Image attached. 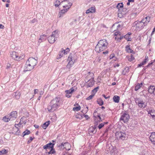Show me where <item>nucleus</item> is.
I'll return each instance as SVG.
<instances>
[{
    "instance_id": "obj_58",
    "label": "nucleus",
    "mask_w": 155,
    "mask_h": 155,
    "mask_svg": "<svg viewBox=\"0 0 155 155\" xmlns=\"http://www.w3.org/2000/svg\"><path fill=\"white\" fill-rule=\"evenodd\" d=\"M4 28V26L2 24H0V28L3 29Z\"/></svg>"
},
{
    "instance_id": "obj_24",
    "label": "nucleus",
    "mask_w": 155,
    "mask_h": 155,
    "mask_svg": "<svg viewBox=\"0 0 155 155\" xmlns=\"http://www.w3.org/2000/svg\"><path fill=\"white\" fill-rule=\"evenodd\" d=\"M113 100L115 102L118 103L119 102L120 97L118 96L115 95L113 97Z\"/></svg>"
},
{
    "instance_id": "obj_10",
    "label": "nucleus",
    "mask_w": 155,
    "mask_h": 155,
    "mask_svg": "<svg viewBox=\"0 0 155 155\" xmlns=\"http://www.w3.org/2000/svg\"><path fill=\"white\" fill-rule=\"evenodd\" d=\"M115 136L118 140H124L126 138V134L121 131H119L116 133Z\"/></svg>"
},
{
    "instance_id": "obj_14",
    "label": "nucleus",
    "mask_w": 155,
    "mask_h": 155,
    "mask_svg": "<svg viewBox=\"0 0 155 155\" xmlns=\"http://www.w3.org/2000/svg\"><path fill=\"white\" fill-rule=\"evenodd\" d=\"M149 116H151L152 118L155 120V111L154 110H151L147 111Z\"/></svg>"
},
{
    "instance_id": "obj_13",
    "label": "nucleus",
    "mask_w": 155,
    "mask_h": 155,
    "mask_svg": "<svg viewBox=\"0 0 155 155\" xmlns=\"http://www.w3.org/2000/svg\"><path fill=\"white\" fill-rule=\"evenodd\" d=\"M61 148L63 147L66 150L68 151L71 149V146L70 144L68 143H62L61 145L59 146Z\"/></svg>"
},
{
    "instance_id": "obj_23",
    "label": "nucleus",
    "mask_w": 155,
    "mask_h": 155,
    "mask_svg": "<svg viewBox=\"0 0 155 155\" xmlns=\"http://www.w3.org/2000/svg\"><path fill=\"white\" fill-rule=\"evenodd\" d=\"M78 22L79 21H78L76 19H74L70 23V25L71 26H75L78 23Z\"/></svg>"
},
{
    "instance_id": "obj_60",
    "label": "nucleus",
    "mask_w": 155,
    "mask_h": 155,
    "mask_svg": "<svg viewBox=\"0 0 155 155\" xmlns=\"http://www.w3.org/2000/svg\"><path fill=\"white\" fill-rule=\"evenodd\" d=\"M84 117L87 120L89 118V116L87 115H85Z\"/></svg>"
},
{
    "instance_id": "obj_20",
    "label": "nucleus",
    "mask_w": 155,
    "mask_h": 155,
    "mask_svg": "<svg viewBox=\"0 0 155 155\" xmlns=\"http://www.w3.org/2000/svg\"><path fill=\"white\" fill-rule=\"evenodd\" d=\"M94 78H92L90 79L88 81V83L87 84V87H91L94 84Z\"/></svg>"
},
{
    "instance_id": "obj_36",
    "label": "nucleus",
    "mask_w": 155,
    "mask_h": 155,
    "mask_svg": "<svg viewBox=\"0 0 155 155\" xmlns=\"http://www.w3.org/2000/svg\"><path fill=\"white\" fill-rule=\"evenodd\" d=\"M97 103L99 104L101 106L104 104V101H103L101 99H99L97 101Z\"/></svg>"
},
{
    "instance_id": "obj_4",
    "label": "nucleus",
    "mask_w": 155,
    "mask_h": 155,
    "mask_svg": "<svg viewBox=\"0 0 155 155\" xmlns=\"http://www.w3.org/2000/svg\"><path fill=\"white\" fill-rule=\"evenodd\" d=\"M64 2H67L68 4V5H66L63 6V8H65V9L62 10L61 12L59 13L58 16L59 17H61L63 14L66 12L67 11V9H69L72 5L71 3L70 2L68 1L67 0H63L61 1V3H63Z\"/></svg>"
},
{
    "instance_id": "obj_51",
    "label": "nucleus",
    "mask_w": 155,
    "mask_h": 155,
    "mask_svg": "<svg viewBox=\"0 0 155 155\" xmlns=\"http://www.w3.org/2000/svg\"><path fill=\"white\" fill-rule=\"evenodd\" d=\"M113 58H115L114 54H111L110 56V59H111Z\"/></svg>"
},
{
    "instance_id": "obj_31",
    "label": "nucleus",
    "mask_w": 155,
    "mask_h": 155,
    "mask_svg": "<svg viewBox=\"0 0 155 155\" xmlns=\"http://www.w3.org/2000/svg\"><path fill=\"white\" fill-rule=\"evenodd\" d=\"M143 85L142 83L140 84H138L135 86V90L137 91Z\"/></svg>"
},
{
    "instance_id": "obj_3",
    "label": "nucleus",
    "mask_w": 155,
    "mask_h": 155,
    "mask_svg": "<svg viewBox=\"0 0 155 155\" xmlns=\"http://www.w3.org/2000/svg\"><path fill=\"white\" fill-rule=\"evenodd\" d=\"M58 31L55 30L52 33L51 35L48 38V42L51 44H53L57 40L58 37Z\"/></svg>"
},
{
    "instance_id": "obj_25",
    "label": "nucleus",
    "mask_w": 155,
    "mask_h": 155,
    "mask_svg": "<svg viewBox=\"0 0 155 155\" xmlns=\"http://www.w3.org/2000/svg\"><path fill=\"white\" fill-rule=\"evenodd\" d=\"M2 120L4 122H8L11 119L9 115H6L3 117Z\"/></svg>"
},
{
    "instance_id": "obj_6",
    "label": "nucleus",
    "mask_w": 155,
    "mask_h": 155,
    "mask_svg": "<svg viewBox=\"0 0 155 155\" xmlns=\"http://www.w3.org/2000/svg\"><path fill=\"white\" fill-rule=\"evenodd\" d=\"M136 103L140 108H143L147 106V103L141 98H138L135 99Z\"/></svg>"
},
{
    "instance_id": "obj_52",
    "label": "nucleus",
    "mask_w": 155,
    "mask_h": 155,
    "mask_svg": "<svg viewBox=\"0 0 155 155\" xmlns=\"http://www.w3.org/2000/svg\"><path fill=\"white\" fill-rule=\"evenodd\" d=\"M65 96H66V97H67L68 98H69V97H70L71 96V94L66 93Z\"/></svg>"
},
{
    "instance_id": "obj_12",
    "label": "nucleus",
    "mask_w": 155,
    "mask_h": 155,
    "mask_svg": "<svg viewBox=\"0 0 155 155\" xmlns=\"http://www.w3.org/2000/svg\"><path fill=\"white\" fill-rule=\"evenodd\" d=\"M135 25L136 29L137 31H140L145 26L143 23L141 21H136L134 24V25Z\"/></svg>"
},
{
    "instance_id": "obj_35",
    "label": "nucleus",
    "mask_w": 155,
    "mask_h": 155,
    "mask_svg": "<svg viewBox=\"0 0 155 155\" xmlns=\"http://www.w3.org/2000/svg\"><path fill=\"white\" fill-rule=\"evenodd\" d=\"M8 152V150L3 149L1 150L0 151V155H1L2 154H7Z\"/></svg>"
},
{
    "instance_id": "obj_11",
    "label": "nucleus",
    "mask_w": 155,
    "mask_h": 155,
    "mask_svg": "<svg viewBox=\"0 0 155 155\" xmlns=\"http://www.w3.org/2000/svg\"><path fill=\"white\" fill-rule=\"evenodd\" d=\"M95 125L94 127H90L88 129V133L91 135H92L96 133L97 130L96 129V126L98 124L97 122H95L94 123Z\"/></svg>"
},
{
    "instance_id": "obj_18",
    "label": "nucleus",
    "mask_w": 155,
    "mask_h": 155,
    "mask_svg": "<svg viewBox=\"0 0 155 155\" xmlns=\"http://www.w3.org/2000/svg\"><path fill=\"white\" fill-rule=\"evenodd\" d=\"M149 139L151 142L155 145V132L151 133Z\"/></svg>"
},
{
    "instance_id": "obj_34",
    "label": "nucleus",
    "mask_w": 155,
    "mask_h": 155,
    "mask_svg": "<svg viewBox=\"0 0 155 155\" xmlns=\"http://www.w3.org/2000/svg\"><path fill=\"white\" fill-rule=\"evenodd\" d=\"M30 133V130H25L22 133V135L23 137H24L25 135H28Z\"/></svg>"
},
{
    "instance_id": "obj_46",
    "label": "nucleus",
    "mask_w": 155,
    "mask_h": 155,
    "mask_svg": "<svg viewBox=\"0 0 155 155\" xmlns=\"http://www.w3.org/2000/svg\"><path fill=\"white\" fill-rule=\"evenodd\" d=\"M94 94H92L89 96L88 97L86 98L87 100H90L92 99L93 97L94 96Z\"/></svg>"
},
{
    "instance_id": "obj_26",
    "label": "nucleus",
    "mask_w": 155,
    "mask_h": 155,
    "mask_svg": "<svg viewBox=\"0 0 155 155\" xmlns=\"http://www.w3.org/2000/svg\"><path fill=\"white\" fill-rule=\"evenodd\" d=\"M14 97L17 99H19L20 98V94L19 92H16L13 93Z\"/></svg>"
},
{
    "instance_id": "obj_19",
    "label": "nucleus",
    "mask_w": 155,
    "mask_h": 155,
    "mask_svg": "<svg viewBox=\"0 0 155 155\" xmlns=\"http://www.w3.org/2000/svg\"><path fill=\"white\" fill-rule=\"evenodd\" d=\"M148 57L146 55L144 60L141 62V63L138 65V67H140L142 66L143 65H145L147 62L148 61Z\"/></svg>"
},
{
    "instance_id": "obj_53",
    "label": "nucleus",
    "mask_w": 155,
    "mask_h": 155,
    "mask_svg": "<svg viewBox=\"0 0 155 155\" xmlns=\"http://www.w3.org/2000/svg\"><path fill=\"white\" fill-rule=\"evenodd\" d=\"M102 96L103 97H104V98L105 99H107L109 98H110V96H108V97H106V96L105 95V94H103L102 95Z\"/></svg>"
},
{
    "instance_id": "obj_63",
    "label": "nucleus",
    "mask_w": 155,
    "mask_h": 155,
    "mask_svg": "<svg viewBox=\"0 0 155 155\" xmlns=\"http://www.w3.org/2000/svg\"><path fill=\"white\" fill-rule=\"evenodd\" d=\"M128 2H134V0H128Z\"/></svg>"
},
{
    "instance_id": "obj_61",
    "label": "nucleus",
    "mask_w": 155,
    "mask_h": 155,
    "mask_svg": "<svg viewBox=\"0 0 155 155\" xmlns=\"http://www.w3.org/2000/svg\"><path fill=\"white\" fill-rule=\"evenodd\" d=\"M34 126L36 128H38L39 127V126L37 124H35Z\"/></svg>"
},
{
    "instance_id": "obj_16",
    "label": "nucleus",
    "mask_w": 155,
    "mask_h": 155,
    "mask_svg": "<svg viewBox=\"0 0 155 155\" xmlns=\"http://www.w3.org/2000/svg\"><path fill=\"white\" fill-rule=\"evenodd\" d=\"M17 111H12L10 114L9 115L11 120L16 119L17 117Z\"/></svg>"
},
{
    "instance_id": "obj_17",
    "label": "nucleus",
    "mask_w": 155,
    "mask_h": 155,
    "mask_svg": "<svg viewBox=\"0 0 155 155\" xmlns=\"http://www.w3.org/2000/svg\"><path fill=\"white\" fill-rule=\"evenodd\" d=\"M67 53L64 50H63L62 49L61 51H60L58 54V56L57 57V58L59 59L63 57L64 54H66Z\"/></svg>"
},
{
    "instance_id": "obj_29",
    "label": "nucleus",
    "mask_w": 155,
    "mask_h": 155,
    "mask_svg": "<svg viewBox=\"0 0 155 155\" xmlns=\"http://www.w3.org/2000/svg\"><path fill=\"white\" fill-rule=\"evenodd\" d=\"M149 19V17H146L145 18H144L141 21H140L141 22L143 23L144 24V25H146L148 23L147 21H146L147 19Z\"/></svg>"
},
{
    "instance_id": "obj_21",
    "label": "nucleus",
    "mask_w": 155,
    "mask_h": 155,
    "mask_svg": "<svg viewBox=\"0 0 155 155\" xmlns=\"http://www.w3.org/2000/svg\"><path fill=\"white\" fill-rule=\"evenodd\" d=\"M95 12V9L94 7H92L87 10L86 12V13L87 14L90 13H93Z\"/></svg>"
},
{
    "instance_id": "obj_37",
    "label": "nucleus",
    "mask_w": 155,
    "mask_h": 155,
    "mask_svg": "<svg viewBox=\"0 0 155 155\" xmlns=\"http://www.w3.org/2000/svg\"><path fill=\"white\" fill-rule=\"evenodd\" d=\"M124 38L126 39L127 41H131V38L128 35H125L124 37Z\"/></svg>"
},
{
    "instance_id": "obj_44",
    "label": "nucleus",
    "mask_w": 155,
    "mask_h": 155,
    "mask_svg": "<svg viewBox=\"0 0 155 155\" xmlns=\"http://www.w3.org/2000/svg\"><path fill=\"white\" fill-rule=\"evenodd\" d=\"M134 59V56L133 55L131 54L130 57L128 59V60L130 61H132Z\"/></svg>"
},
{
    "instance_id": "obj_9",
    "label": "nucleus",
    "mask_w": 155,
    "mask_h": 155,
    "mask_svg": "<svg viewBox=\"0 0 155 155\" xmlns=\"http://www.w3.org/2000/svg\"><path fill=\"white\" fill-rule=\"evenodd\" d=\"M130 116L127 112H125L121 116L120 118V121L124 123H127L129 119Z\"/></svg>"
},
{
    "instance_id": "obj_48",
    "label": "nucleus",
    "mask_w": 155,
    "mask_h": 155,
    "mask_svg": "<svg viewBox=\"0 0 155 155\" xmlns=\"http://www.w3.org/2000/svg\"><path fill=\"white\" fill-rule=\"evenodd\" d=\"M44 149H49L50 150L51 148L48 146V145L47 144L46 145L44 146L43 147Z\"/></svg>"
},
{
    "instance_id": "obj_1",
    "label": "nucleus",
    "mask_w": 155,
    "mask_h": 155,
    "mask_svg": "<svg viewBox=\"0 0 155 155\" xmlns=\"http://www.w3.org/2000/svg\"><path fill=\"white\" fill-rule=\"evenodd\" d=\"M63 101L59 97H56L51 100L48 107L47 109L49 112H52L57 110L62 104Z\"/></svg>"
},
{
    "instance_id": "obj_41",
    "label": "nucleus",
    "mask_w": 155,
    "mask_h": 155,
    "mask_svg": "<svg viewBox=\"0 0 155 155\" xmlns=\"http://www.w3.org/2000/svg\"><path fill=\"white\" fill-rule=\"evenodd\" d=\"M45 36L44 35H41L40 36V38L39 39L38 42L40 43L41 42V41H40L41 40H45L46 38H45Z\"/></svg>"
},
{
    "instance_id": "obj_43",
    "label": "nucleus",
    "mask_w": 155,
    "mask_h": 155,
    "mask_svg": "<svg viewBox=\"0 0 155 155\" xmlns=\"http://www.w3.org/2000/svg\"><path fill=\"white\" fill-rule=\"evenodd\" d=\"M99 87L98 86L96 87L94 89H93L92 90V92L94 94V95L95 94V93L97 91L98 89H99Z\"/></svg>"
},
{
    "instance_id": "obj_42",
    "label": "nucleus",
    "mask_w": 155,
    "mask_h": 155,
    "mask_svg": "<svg viewBox=\"0 0 155 155\" xmlns=\"http://www.w3.org/2000/svg\"><path fill=\"white\" fill-rule=\"evenodd\" d=\"M52 141L53 142H54V140H52ZM47 144L48 145V146H49V147L51 148H53L54 147V145L55 144V143H49Z\"/></svg>"
},
{
    "instance_id": "obj_40",
    "label": "nucleus",
    "mask_w": 155,
    "mask_h": 155,
    "mask_svg": "<svg viewBox=\"0 0 155 155\" xmlns=\"http://www.w3.org/2000/svg\"><path fill=\"white\" fill-rule=\"evenodd\" d=\"M129 68H124L122 71V74L124 75H125L126 73L129 72Z\"/></svg>"
},
{
    "instance_id": "obj_45",
    "label": "nucleus",
    "mask_w": 155,
    "mask_h": 155,
    "mask_svg": "<svg viewBox=\"0 0 155 155\" xmlns=\"http://www.w3.org/2000/svg\"><path fill=\"white\" fill-rule=\"evenodd\" d=\"M123 7L122 3H118L117 6V7L118 9H120V8Z\"/></svg>"
},
{
    "instance_id": "obj_15",
    "label": "nucleus",
    "mask_w": 155,
    "mask_h": 155,
    "mask_svg": "<svg viewBox=\"0 0 155 155\" xmlns=\"http://www.w3.org/2000/svg\"><path fill=\"white\" fill-rule=\"evenodd\" d=\"M148 91L150 94L155 95V86H150L148 88Z\"/></svg>"
},
{
    "instance_id": "obj_38",
    "label": "nucleus",
    "mask_w": 155,
    "mask_h": 155,
    "mask_svg": "<svg viewBox=\"0 0 155 155\" xmlns=\"http://www.w3.org/2000/svg\"><path fill=\"white\" fill-rule=\"evenodd\" d=\"M124 38V36L120 35H119L117 36H116L115 38V39L117 40V41H119V40L122 39Z\"/></svg>"
},
{
    "instance_id": "obj_27",
    "label": "nucleus",
    "mask_w": 155,
    "mask_h": 155,
    "mask_svg": "<svg viewBox=\"0 0 155 155\" xmlns=\"http://www.w3.org/2000/svg\"><path fill=\"white\" fill-rule=\"evenodd\" d=\"M126 51L127 52L130 53H134V51L130 49V46L127 45L126 47Z\"/></svg>"
},
{
    "instance_id": "obj_2",
    "label": "nucleus",
    "mask_w": 155,
    "mask_h": 155,
    "mask_svg": "<svg viewBox=\"0 0 155 155\" xmlns=\"http://www.w3.org/2000/svg\"><path fill=\"white\" fill-rule=\"evenodd\" d=\"M108 43L105 39L100 40L98 42L95 48V51L99 53L106 49Z\"/></svg>"
},
{
    "instance_id": "obj_28",
    "label": "nucleus",
    "mask_w": 155,
    "mask_h": 155,
    "mask_svg": "<svg viewBox=\"0 0 155 155\" xmlns=\"http://www.w3.org/2000/svg\"><path fill=\"white\" fill-rule=\"evenodd\" d=\"M50 124V121H48L44 123L42 125V127L44 129H46Z\"/></svg>"
},
{
    "instance_id": "obj_30",
    "label": "nucleus",
    "mask_w": 155,
    "mask_h": 155,
    "mask_svg": "<svg viewBox=\"0 0 155 155\" xmlns=\"http://www.w3.org/2000/svg\"><path fill=\"white\" fill-rule=\"evenodd\" d=\"M74 90L73 87H71L69 90H66L65 91L66 94H72V93L74 91Z\"/></svg>"
},
{
    "instance_id": "obj_50",
    "label": "nucleus",
    "mask_w": 155,
    "mask_h": 155,
    "mask_svg": "<svg viewBox=\"0 0 155 155\" xmlns=\"http://www.w3.org/2000/svg\"><path fill=\"white\" fill-rule=\"evenodd\" d=\"M120 34H121L120 33L119 31H116V32H115L114 33L115 35L116 36H118L119 35H120Z\"/></svg>"
},
{
    "instance_id": "obj_57",
    "label": "nucleus",
    "mask_w": 155,
    "mask_h": 155,
    "mask_svg": "<svg viewBox=\"0 0 155 155\" xmlns=\"http://www.w3.org/2000/svg\"><path fill=\"white\" fill-rule=\"evenodd\" d=\"M108 131H109V127L107 128L105 130V131H104V133L106 134V133H107Z\"/></svg>"
},
{
    "instance_id": "obj_32",
    "label": "nucleus",
    "mask_w": 155,
    "mask_h": 155,
    "mask_svg": "<svg viewBox=\"0 0 155 155\" xmlns=\"http://www.w3.org/2000/svg\"><path fill=\"white\" fill-rule=\"evenodd\" d=\"M62 1H61V2ZM61 3H62L60 2V1L59 0H56V1L54 3V5L55 6V7H58Z\"/></svg>"
},
{
    "instance_id": "obj_59",
    "label": "nucleus",
    "mask_w": 155,
    "mask_h": 155,
    "mask_svg": "<svg viewBox=\"0 0 155 155\" xmlns=\"http://www.w3.org/2000/svg\"><path fill=\"white\" fill-rule=\"evenodd\" d=\"M66 52L67 53H67L68 52H69L70 51L69 49L68 48H67L65 50Z\"/></svg>"
},
{
    "instance_id": "obj_64",
    "label": "nucleus",
    "mask_w": 155,
    "mask_h": 155,
    "mask_svg": "<svg viewBox=\"0 0 155 155\" xmlns=\"http://www.w3.org/2000/svg\"><path fill=\"white\" fill-rule=\"evenodd\" d=\"M155 31V27L153 28V31L152 32V34Z\"/></svg>"
},
{
    "instance_id": "obj_22",
    "label": "nucleus",
    "mask_w": 155,
    "mask_h": 155,
    "mask_svg": "<svg viewBox=\"0 0 155 155\" xmlns=\"http://www.w3.org/2000/svg\"><path fill=\"white\" fill-rule=\"evenodd\" d=\"M76 105H78L77 107H75L73 108V110L75 111H78L80 110H81V107L78 104H75L74 105V106H75Z\"/></svg>"
},
{
    "instance_id": "obj_7",
    "label": "nucleus",
    "mask_w": 155,
    "mask_h": 155,
    "mask_svg": "<svg viewBox=\"0 0 155 155\" xmlns=\"http://www.w3.org/2000/svg\"><path fill=\"white\" fill-rule=\"evenodd\" d=\"M10 55L13 59L17 61H20L23 59L24 57L23 55L22 56H20L18 53L15 51L11 52Z\"/></svg>"
},
{
    "instance_id": "obj_56",
    "label": "nucleus",
    "mask_w": 155,
    "mask_h": 155,
    "mask_svg": "<svg viewBox=\"0 0 155 155\" xmlns=\"http://www.w3.org/2000/svg\"><path fill=\"white\" fill-rule=\"evenodd\" d=\"M38 90L37 89H35L34 90V94H36L38 93Z\"/></svg>"
},
{
    "instance_id": "obj_47",
    "label": "nucleus",
    "mask_w": 155,
    "mask_h": 155,
    "mask_svg": "<svg viewBox=\"0 0 155 155\" xmlns=\"http://www.w3.org/2000/svg\"><path fill=\"white\" fill-rule=\"evenodd\" d=\"M104 125V123H102L101 124H100L98 126V127L99 129H101L102 127H103Z\"/></svg>"
},
{
    "instance_id": "obj_55",
    "label": "nucleus",
    "mask_w": 155,
    "mask_h": 155,
    "mask_svg": "<svg viewBox=\"0 0 155 155\" xmlns=\"http://www.w3.org/2000/svg\"><path fill=\"white\" fill-rule=\"evenodd\" d=\"M36 21V20L35 19H33L31 21V23H34Z\"/></svg>"
},
{
    "instance_id": "obj_62",
    "label": "nucleus",
    "mask_w": 155,
    "mask_h": 155,
    "mask_svg": "<svg viewBox=\"0 0 155 155\" xmlns=\"http://www.w3.org/2000/svg\"><path fill=\"white\" fill-rule=\"evenodd\" d=\"M31 71V70H28L27 69H24L23 71V72H25V71Z\"/></svg>"
},
{
    "instance_id": "obj_33",
    "label": "nucleus",
    "mask_w": 155,
    "mask_h": 155,
    "mask_svg": "<svg viewBox=\"0 0 155 155\" xmlns=\"http://www.w3.org/2000/svg\"><path fill=\"white\" fill-rule=\"evenodd\" d=\"M155 64V59L153 61H151L150 63L147 65V67H152V66L153 65Z\"/></svg>"
},
{
    "instance_id": "obj_8",
    "label": "nucleus",
    "mask_w": 155,
    "mask_h": 155,
    "mask_svg": "<svg viewBox=\"0 0 155 155\" xmlns=\"http://www.w3.org/2000/svg\"><path fill=\"white\" fill-rule=\"evenodd\" d=\"M74 55H72V54H70L69 56L68 59V61H69L68 63L67 66L68 67H72V65L73 64L74 62L76 60L75 59H74Z\"/></svg>"
},
{
    "instance_id": "obj_5",
    "label": "nucleus",
    "mask_w": 155,
    "mask_h": 155,
    "mask_svg": "<svg viewBox=\"0 0 155 155\" xmlns=\"http://www.w3.org/2000/svg\"><path fill=\"white\" fill-rule=\"evenodd\" d=\"M37 60L32 57H31L26 61V65L27 67H31L34 68L37 64Z\"/></svg>"
},
{
    "instance_id": "obj_39",
    "label": "nucleus",
    "mask_w": 155,
    "mask_h": 155,
    "mask_svg": "<svg viewBox=\"0 0 155 155\" xmlns=\"http://www.w3.org/2000/svg\"><path fill=\"white\" fill-rule=\"evenodd\" d=\"M50 151L48 152V154H53L55 153L54 149L53 148H51Z\"/></svg>"
},
{
    "instance_id": "obj_54",
    "label": "nucleus",
    "mask_w": 155,
    "mask_h": 155,
    "mask_svg": "<svg viewBox=\"0 0 155 155\" xmlns=\"http://www.w3.org/2000/svg\"><path fill=\"white\" fill-rule=\"evenodd\" d=\"M97 117H98V118H99V119L100 120L99 121V122L102 121V120L101 119V117H100V115L99 114V115H97Z\"/></svg>"
},
{
    "instance_id": "obj_49",
    "label": "nucleus",
    "mask_w": 155,
    "mask_h": 155,
    "mask_svg": "<svg viewBox=\"0 0 155 155\" xmlns=\"http://www.w3.org/2000/svg\"><path fill=\"white\" fill-rule=\"evenodd\" d=\"M34 137L32 138V137H30V140L28 141V144H29L31 141L34 139Z\"/></svg>"
}]
</instances>
